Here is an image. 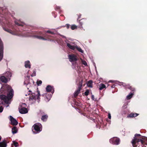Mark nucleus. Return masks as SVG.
I'll return each mask as SVG.
<instances>
[{
  "mask_svg": "<svg viewBox=\"0 0 147 147\" xmlns=\"http://www.w3.org/2000/svg\"><path fill=\"white\" fill-rule=\"evenodd\" d=\"M110 142L111 143L116 145L119 144V139L116 137H113L110 140Z\"/></svg>",
  "mask_w": 147,
  "mask_h": 147,
  "instance_id": "6",
  "label": "nucleus"
},
{
  "mask_svg": "<svg viewBox=\"0 0 147 147\" xmlns=\"http://www.w3.org/2000/svg\"><path fill=\"white\" fill-rule=\"evenodd\" d=\"M108 118L109 119H111V114L110 113H109L108 114Z\"/></svg>",
  "mask_w": 147,
  "mask_h": 147,
  "instance_id": "35",
  "label": "nucleus"
},
{
  "mask_svg": "<svg viewBox=\"0 0 147 147\" xmlns=\"http://www.w3.org/2000/svg\"><path fill=\"white\" fill-rule=\"evenodd\" d=\"M46 32L49 33L53 34V32H51L49 30L47 31Z\"/></svg>",
  "mask_w": 147,
  "mask_h": 147,
  "instance_id": "34",
  "label": "nucleus"
},
{
  "mask_svg": "<svg viewBox=\"0 0 147 147\" xmlns=\"http://www.w3.org/2000/svg\"><path fill=\"white\" fill-rule=\"evenodd\" d=\"M87 86L90 87H92V82L90 80L89 81L87 84Z\"/></svg>",
  "mask_w": 147,
  "mask_h": 147,
  "instance_id": "21",
  "label": "nucleus"
},
{
  "mask_svg": "<svg viewBox=\"0 0 147 147\" xmlns=\"http://www.w3.org/2000/svg\"><path fill=\"white\" fill-rule=\"evenodd\" d=\"M77 28V26L75 25H72L71 27V29L72 30L76 29Z\"/></svg>",
  "mask_w": 147,
  "mask_h": 147,
  "instance_id": "28",
  "label": "nucleus"
},
{
  "mask_svg": "<svg viewBox=\"0 0 147 147\" xmlns=\"http://www.w3.org/2000/svg\"><path fill=\"white\" fill-rule=\"evenodd\" d=\"M89 93V91L88 90H86V92H85L84 94L86 96H87L88 95Z\"/></svg>",
  "mask_w": 147,
  "mask_h": 147,
  "instance_id": "30",
  "label": "nucleus"
},
{
  "mask_svg": "<svg viewBox=\"0 0 147 147\" xmlns=\"http://www.w3.org/2000/svg\"><path fill=\"white\" fill-rule=\"evenodd\" d=\"M82 63L85 66L87 65V63L86 62L84 61H82Z\"/></svg>",
  "mask_w": 147,
  "mask_h": 147,
  "instance_id": "31",
  "label": "nucleus"
},
{
  "mask_svg": "<svg viewBox=\"0 0 147 147\" xmlns=\"http://www.w3.org/2000/svg\"><path fill=\"white\" fill-rule=\"evenodd\" d=\"M41 127V125L40 123H36L32 127L33 128V129H32L33 132L34 134L39 132L42 130Z\"/></svg>",
  "mask_w": 147,
  "mask_h": 147,
  "instance_id": "3",
  "label": "nucleus"
},
{
  "mask_svg": "<svg viewBox=\"0 0 147 147\" xmlns=\"http://www.w3.org/2000/svg\"><path fill=\"white\" fill-rule=\"evenodd\" d=\"M26 105L25 103L21 104L19 107V111L20 113L22 114H25L28 112V110L26 108Z\"/></svg>",
  "mask_w": 147,
  "mask_h": 147,
  "instance_id": "5",
  "label": "nucleus"
},
{
  "mask_svg": "<svg viewBox=\"0 0 147 147\" xmlns=\"http://www.w3.org/2000/svg\"><path fill=\"white\" fill-rule=\"evenodd\" d=\"M92 98L93 100H94V95H92Z\"/></svg>",
  "mask_w": 147,
  "mask_h": 147,
  "instance_id": "36",
  "label": "nucleus"
},
{
  "mask_svg": "<svg viewBox=\"0 0 147 147\" xmlns=\"http://www.w3.org/2000/svg\"><path fill=\"white\" fill-rule=\"evenodd\" d=\"M82 86V83H80V86H79L78 89L76 91L74 92V95L75 96H77L78 94H79L81 90V87Z\"/></svg>",
  "mask_w": 147,
  "mask_h": 147,
  "instance_id": "10",
  "label": "nucleus"
},
{
  "mask_svg": "<svg viewBox=\"0 0 147 147\" xmlns=\"http://www.w3.org/2000/svg\"><path fill=\"white\" fill-rule=\"evenodd\" d=\"M51 98V95H49L47 96H46L45 100L47 101H48L50 100Z\"/></svg>",
  "mask_w": 147,
  "mask_h": 147,
  "instance_id": "24",
  "label": "nucleus"
},
{
  "mask_svg": "<svg viewBox=\"0 0 147 147\" xmlns=\"http://www.w3.org/2000/svg\"><path fill=\"white\" fill-rule=\"evenodd\" d=\"M99 88L100 90H101L104 88H106V86L105 84L102 83H101L99 85Z\"/></svg>",
  "mask_w": 147,
  "mask_h": 147,
  "instance_id": "18",
  "label": "nucleus"
},
{
  "mask_svg": "<svg viewBox=\"0 0 147 147\" xmlns=\"http://www.w3.org/2000/svg\"><path fill=\"white\" fill-rule=\"evenodd\" d=\"M140 136V135L138 134H136L135 135L134 139L131 141V143L133 146H134L135 144L139 142H141L142 143L143 141L140 139H139L137 137H139Z\"/></svg>",
  "mask_w": 147,
  "mask_h": 147,
  "instance_id": "4",
  "label": "nucleus"
},
{
  "mask_svg": "<svg viewBox=\"0 0 147 147\" xmlns=\"http://www.w3.org/2000/svg\"><path fill=\"white\" fill-rule=\"evenodd\" d=\"M2 104H3V102H2V103H1Z\"/></svg>",
  "mask_w": 147,
  "mask_h": 147,
  "instance_id": "45",
  "label": "nucleus"
},
{
  "mask_svg": "<svg viewBox=\"0 0 147 147\" xmlns=\"http://www.w3.org/2000/svg\"><path fill=\"white\" fill-rule=\"evenodd\" d=\"M76 48L78 51L79 52L83 53V51L82 49L80 47H78L77 46H76L75 49Z\"/></svg>",
  "mask_w": 147,
  "mask_h": 147,
  "instance_id": "23",
  "label": "nucleus"
},
{
  "mask_svg": "<svg viewBox=\"0 0 147 147\" xmlns=\"http://www.w3.org/2000/svg\"><path fill=\"white\" fill-rule=\"evenodd\" d=\"M69 25H68V24H67V28H69Z\"/></svg>",
  "mask_w": 147,
  "mask_h": 147,
  "instance_id": "39",
  "label": "nucleus"
},
{
  "mask_svg": "<svg viewBox=\"0 0 147 147\" xmlns=\"http://www.w3.org/2000/svg\"><path fill=\"white\" fill-rule=\"evenodd\" d=\"M47 117L48 116L47 115L43 116H42V117L41 118L42 120L43 121H46V120L47 119Z\"/></svg>",
  "mask_w": 147,
  "mask_h": 147,
  "instance_id": "25",
  "label": "nucleus"
},
{
  "mask_svg": "<svg viewBox=\"0 0 147 147\" xmlns=\"http://www.w3.org/2000/svg\"><path fill=\"white\" fill-rule=\"evenodd\" d=\"M128 88L129 89L131 90V87H128ZM134 90V88H132V90Z\"/></svg>",
  "mask_w": 147,
  "mask_h": 147,
  "instance_id": "38",
  "label": "nucleus"
},
{
  "mask_svg": "<svg viewBox=\"0 0 147 147\" xmlns=\"http://www.w3.org/2000/svg\"><path fill=\"white\" fill-rule=\"evenodd\" d=\"M0 80L3 82L6 83L8 81V79L4 76H1L0 77Z\"/></svg>",
  "mask_w": 147,
  "mask_h": 147,
  "instance_id": "12",
  "label": "nucleus"
},
{
  "mask_svg": "<svg viewBox=\"0 0 147 147\" xmlns=\"http://www.w3.org/2000/svg\"><path fill=\"white\" fill-rule=\"evenodd\" d=\"M6 88L7 89L8 92L7 96L4 95H1L0 98L1 100H3L4 102L7 104L9 103V100L12 98L13 96V90L11 87L8 85L6 86Z\"/></svg>",
  "mask_w": 147,
  "mask_h": 147,
  "instance_id": "1",
  "label": "nucleus"
},
{
  "mask_svg": "<svg viewBox=\"0 0 147 147\" xmlns=\"http://www.w3.org/2000/svg\"><path fill=\"white\" fill-rule=\"evenodd\" d=\"M7 31H8V32H9L10 33H11V34H13V33H11V31L10 30H8Z\"/></svg>",
  "mask_w": 147,
  "mask_h": 147,
  "instance_id": "37",
  "label": "nucleus"
},
{
  "mask_svg": "<svg viewBox=\"0 0 147 147\" xmlns=\"http://www.w3.org/2000/svg\"><path fill=\"white\" fill-rule=\"evenodd\" d=\"M3 110V108L2 106L0 105V113L2 112Z\"/></svg>",
  "mask_w": 147,
  "mask_h": 147,
  "instance_id": "33",
  "label": "nucleus"
},
{
  "mask_svg": "<svg viewBox=\"0 0 147 147\" xmlns=\"http://www.w3.org/2000/svg\"><path fill=\"white\" fill-rule=\"evenodd\" d=\"M1 136H0V141H1Z\"/></svg>",
  "mask_w": 147,
  "mask_h": 147,
  "instance_id": "41",
  "label": "nucleus"
},
{
  "mask_svg": "<svg viewBox=\"0 0 147 147\" xmlns=\"http://www.w3.org/2000/svg\"><path fill=\"white\" fill-rule=\"evenodd\" d=\"M2 89V87L1 88V89Z\"/></svg>",
  "mask_w": 147,
  "mask_h": 147,
  "instance_id": "46",
  "label": "nucleus"
},
{
  "mask_svg": "<svg viewBox=\"0 0 147 147\" xmlns=\"http://www.w3.org/2000/svg\"><path fill=\"white\" fill-rule=\"evenodd\" d=\"M5 76L8 79L11 76V72L9 71H7L5 74Z\"/></svg>",
  "mask_w": 147,
  "mask_h": 147,
  "instance_id": "17",
  "label": "nucleus"
},
{
  "mask_svg": "<svg viewBox=\"0 0 147 147\" xmlns=\"http://www.w3.org/2000/svg\"><path fill=\"white\" fill-rule=\"evenodd\" d=\"M67 45L69 49L74 50L75 49L76 46H74L72 45L71 43H67Z\"/></svg>",
  "mask_w": 147,
  "mask_h": 147,
  "instance_id": "13",
  "label": "nucleus"
},
{
  "mask_svg": "<svg viewBox=\"0 0 147 147\" xmlns=\"http://www.w3.org/2000/svg\"><path fill=\"white\" fill-rule=\"evenodd\" d=\"M10 120L11 121V123L13 125H16L18 124L17 121L12 116H10Z\"/></svg>",
  "mask_w": 147,
  "mask_h": 147,
  "instance_id": "7",
  "label": "nucleus"
},
{
  "mask_svg": "<svg viewBox=\"0 0 147 147\" xmlns=\"http://www.w3.org/2000/svg\"><path fill=\"white\" fill-rule=\"evenodd\" d=\"M69 61L71 62L75 61L77 60L76 56L74 55H72L69 56Z\"/></svg>",
  "mask_w": 147,
  "mask_h": 147,
  "instance_id": "8",
  "label": "nucleus"
},
{
  "mask_svg": "<svg viewBox=\"0 0 147 147\" xmlns=\"http://www.w3.org/2000/svg\"><path fill=\"white\" fill-rule=\"evenodd\" d=\"M37 83L38 85H39L42 84V82L41 80H37Z\"/></svg>",
  "mask_w": 147,
  "mask_h": 147,
  "instance_id": "29",
  "label": "nucleus"
},
{
  "mask_svg": "<svg viewBox=\"0 0 147 147\" xmlns=\"http://www.w3.org/2000/svg\"><path fill=\"white\" fill-rule=\"evenodd\" d=\"M25 66L26 68L29 67L30 68V65L29 61H28L25 62Z\"/></svg>",
  "mask_w": 147,
  "mask_h": 147,
  "instance_id": "16",
  "label": "nucleus"
},
{
  "mask_svg": "<svg viewBox=\"0 0 147 147\" xmlns=\"http://www.w3.org/2000/svg\"><path fill=\"white\" fill-rule=\"evenodd\" d=\"M27 95H27V94H25V96H27Z\"/></svg>",
  "mask_w": 147,
  "mask_h": 147,
  "instance_id": "43",
  "label": "nucleus"
},
{
  "mask_svg": "<svg viewBox=\"0 0 147 147\" xmlns=\"http://www.w3.org/2000/svg\"><path fill=\"white\" fill-rule=\"evenodd\" d=\"M36 90L37 91L35 92H32L30 90H29V93L28 95H29V99L30 100L39 99L40 98V92L37 89Z\"/></svg>",
  "mask_w": 147,
  "mask_h": 147,
  "instance_id": "2",
  "label": "nucleus"
},
{
  "mask_svg": "<svg viewBox=\"0 0 147 147\" xmlns=\"http://www.w3.org/2000/svg\"><path fill=\"white\" fill-rule=\"evenodd\" d=\"M123 84V85L124 86V85H125V84H124V83H123V84Z\"/></svg>",
  "mask_w": 147,
  "mask_h": 147,
  "instance_id": "42",
  "label": "nucleus"
},
{
  "mask_svg": "<svg viewBox=\"0 0 147 147\" xmlns=\"http://www.w3.org/2000/svg\"><path fill=\"white\" fill-rule=\"evenodd\" d=\"M8 106H9V105H8L7 106V107H8Z\"/></svg>",
  "mask_w": 147,
  "mask_h": 147,
  "instance_id": "44",
  "label": "nucleus"
},
{
  "mask_svg": "<svg viewBox=\"0 0 147 147\" xmlns=\"http://www.w3.org/2000/svg\"><path fill=\"white\" fill-rule=\"evenodd\" d=\"M3 57V48L2 44H0V61L2 59Z\"/></svg>",
  "mask_w": 147,
  "mask_h": 147,
  "instance_id": "9",
  "label": "nucleus"
},
{
  "mask_svg": "<svg viewBox=\"0 0 147 147\" xmlns=\"http://www.w3.org/2000/svg\"><path fill=\"white\" fill-rule=\"evenodd\" d=\"M36 71H33V73H32V74L31 76H32V77L34 76H36Z\"/></svg>",
  "mask_w": 147,
  "mask_h": 147,
  "instance_id": "32",
  "label": "nucleus"
},
{
  "mask_svg": "<svg viewBox=\"0 0 147 147\" xmlns=\"http://www.w3.org/2000/svg\"><path fill=\"white\" fill-rule=\"evenodd\" d=\"M15 23L16 24H17V25H19V26H21V25H20V24H19L17 23L16 22H15Z\"/></svg>",
  "mask_w": 147,
  "mask_h": 147,
  "instance_id": "40",
  "label": "nucleus"
},
{
  "mask_svg": "<svg viewBox=\"0 0 147 147\" xmlns=\"http://www.w3.org/2000/svg\"><path fill=\"white\" fill-rule=\"evenodd\" d=\"M17 129L16 127H14L12 129V132L13 134L16 133L17 132Z\"/></svg>",
  "mask_w": 147,
  "mask_h": 147,
  "instance_id": "20",
  "label": "nucleus"
},
{
  "mask_svg": "<svg viewBox=\"0 0 147 147\" xmlns=\"http://www.w3.org/2000/svg\"><path fill=\"white\" fill-rule=\"evenodd\" d=\"M138 115V114L131 113L129 115H128L127 116V117H136Z\"/></svg>",
  "mask_w": 147,
  "mask_h": 147,
  "instance_id": "19",
  "label": "nucleus"
},
{
  "mask_svg": "<svg viewBox=\"0 0 147 147\" xmlns=\"http://www.w3.org/2000/svg\"><path fill=\"white\" fill-rule=\"evenodd\" d=\"M46 90L48 92H52L54 91L53 87L50 85H48L46 88Z\"/></svg>",
  "mask_w": 147,
  "mask_h": 147,
  "instance_id": "11",
  "label": "nucleus"
},
{
  "mask_svg": "<svg viewBox=\"0 0 147 147\" xmlns=\"http://www.w3.org/2000/svg\"><path fill=\"white\" fill-rule=\"evenodd\" d=\"M29 77H27V78H26V80H25L24 82V84L26 85H28L30 83L29 82Z\"/></svg>",
  "mask_w": 147,
  "mask_h": 147,
  "instance_id": "15",
  "label": "nucleus"
},
{
  "mask_svg": "<svg viewBox=\"0 0 147 147\" xmlns=\"http://www.w3.org/2000/svg\"><path fill=\"white\" fill-rule=\"evenodd\" d=\"M36 38L39 39L43 40H46V39L45 38L40 36H34Z\"/></svg>",
  "mask_w": 147,
  "mask_h": 147,
  "instance_id": "22",
  "label": "nucleus"
},
{
  "mask_svg": "<svg viewBox=\"0 0 147 147\" xmlns=\"http://www.w3.org/2000/svg\"><path fill=\"white\" fill-rule=\"evenodd\" d=\"M7 146L6 140H4L3 142H0V147H6Z\"/></svg>",
  "mask_w": 147,
  "mask_h": 147,
  "instance_id": "14",
  "label": "nucleus"
},
{
  "mask_svg": "<svg viewBox=\"0 0 147 147\" xmlns=\"http://www.w3.org/2000/svg\"><path fill=\"white\" fill-rule=\"evenodd\" d=\"M133 94L131 93L128 95L127 96V99H130L132 96Z\"/></svg>",
  "mask_w": 147,
  "mask_h": 147,
  "instance_id": "26",
  "label": "nucleus"
},
{
  "mask_svg": "<svg viewBox=\"0 0 147 147\" xmlns=\"http://www.w3.org/2000/svg\"><path fill=\"white\" fill-rule=\"evenodd\" d=\"M13 143L14 146L16 147H18V143L17 142L14 141H13Z\"/></svg>",
  "mask_w": 147,
  "mask_h": 147,
  "instance_id": "27",
  "label": "nucleus"
}]
</instances>
